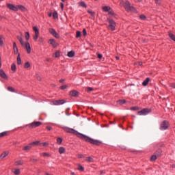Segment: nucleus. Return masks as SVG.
Instances as JSON below:
<instances>
[{
	"mask_svg": "<svg viewBox=\"0 0 175 175\" xmlns=\"http://www.w3.org/2000/svg\"><path fill=\"white\" fill-rule=\"evenodd\" d=\"M63 129L64 131H65V132H67V133H72V135H76V136L80 137V139L85 140V142H88V143H91V144H94L95 146H100V144H102V142L94 139L92 138H90V137H87L86 135L76 131L73 129L65 126L63 127Z\"/></svg>",
	"mask_w": 175,
	"mask_h": 175,
	"instance_id": "obj_1",
	"label": "nucleus"
},
{
	"mask_svg": "<svg viewBox=\"0 0 175 175\" xmlns=\"http://www.w3.org/2000/svg\"><path fill=\"white\" fill-rule=\"evenodd\" d=\"M109 28L111 29V31H116V21L113 19H109Z\"/></svg>",
	"mask_w": 175,
	"mask_h": 175,
	"instance_id": "obj_2",
	"label": "nucleus"
},
{
	"mask_svg": "<svg viewBox=\"0 0 175 175\" xmlns=\"http://www.w3.org/2000/svg\"><path fill=\"white\" fill-rule=\"evenodd\" d=\"M169 128V122L164 120L160 126V130L161 131H166Z\"/></svg>",
	"mask_w": 175,
	"mask_h": 175,
	"instance_id": "obj_3",
	"label": "nucleus"
},
{
	"mask_svg": "<svg viewBox=\"0 0 175 175\" xmlns=\"http://www.w3.org/2000/svg\"><path fill=\"white\" fill-rule=\"evenodd\" d=\"M151 113V109H144L137 112L138 116H147V114Z\"/></svg>",
	"mask_w": 175,
	"mask_h": 175,
	"instance_id": "obj_4",
	"label": "nucleus"
},
{
	"mask_svg": "<svg viewBox=\"0 0 175 175\" xmlns=\"http://www.w3.org/2000/svg\"><path fill=\"white\" fill-rule=\"evenodd\" d=\"M120 5H122V6H124V9L126 10H127V12H128V10H129V9H131V3L129 2V1H126V2H124V1H122L121 2H120Z\"/></svg>",
	"mask_w": 175,
	"mask_h": 175,
	"instance_id": "obj_5",
	"label": "nucleus"
},
{
	"mask_svg": "<svg viewBox=\"0 0 175 175\" xmlns=\"http://www.w3.org/2000/svg\"><path fill=\"white\" fill-rule=\"evenodd\" d=\"M7 8L10 9V10H12L13 12H17L18 10V8L14 4H11L8 3L7 4Z\"/></svg>",
	"mask_w": 175,
	"mask_h": 175,
	"instance_id": "obj_6",
	"label": "nucleus"
},
{
	"mask_svg": "<svg viewBox=\"0 0 175 175\" xmlns=\"http://www.w3.org/2000/svg\"><path fill=\"white\" fill-rule=\"evenodd\" d=\"M49 33H50L51 35L53 36L54 38H55L56 39L59 38V35L57 34L55 29H54L53 28L49 29Z\"/></svg>",
	"mask_w": 175,
	"mask_h": 175,
	"instance_id": "obj_7",
	"label": "nucleus"
},
{
	"mask_svg": "<svg viewBox=\"0 0 175 175\" xmlns=\"http://www.w3.org/2000/svg\"><path fill=\"white\" fill-rule=\"evenodd\" d=\"M42 125V122H33L31 124H29L30 128H38V126H40Z\"/></svg>",
	"mask_w": 175,
	"mask_h": 175,
	"instance_id": "obj_8",
	"label": "nucleus"
},
{
	"mask_svg": "<svg viewBox=\"0 0 175 175\" xmlns=\"http://www.w3.org/2000/svg\"><path fill=\"white\" fill-rule=\"evenodd\" d=\"M23 47H25L28 54H31V45L29 44V42H25Z\"/></svg>",
	"mask_w": 175,
	"mask_h": 175,
	"instance_id": "obj_9",
	"label": "nucleus"
},
{
	"mask_svg": "<svg viewBox=\"0 0 175 175\" xmlns=\"http://www.w3.org/2000/svg\"><path fill=\"white\" fill-rule=\"evenodd\" d=\"M66 101L65 100H57L53 101V105L55 106H57L58 105H64V103H66Z\"/></svg>",
	"mask_w": 175,
	"mask_h": 175,
	"instance_id": "obj_10",
	"label": "nucleus"
},
{
	"mask_svg": "<svg viewBox=\"0 0 175 175\" xmlns=\"http://www.w3.org/2000/svg\"><path fill=\"white\" fill-rule=\"evenodd\" d=\"M0 76L2 77V79H5V80H8V75L6 73H5V71L3 70L0 69Z\"/></svg>",
	"mask_w": 175,
	"mask_h": 175,
	"instance_id": "obj_11",
	"label": "nucleus"
},
{
	"mask_svg": "<svg viewBox=\"0 0 175 175\" xmlns=\"http://www.w3.org/2000/svg\"><path fill=\"white\" fill-rule=\"evenodd\" d=\"M49 44H51L53 47H54V49H55V47H57V42H55V40L54 39H50L49 41Z\"/></svg>",
	"mask_w": 175,
	"mask_h": 175,
	"instance_id": "obj_12",
	"label": "nucleus"
},
{
	"mask_svg": "<svg viewBox=\"0 0 175 175\" xmlns=\"http://www.w3.org/2000/svg\"><path fill=\"white\" fill-rule=\"evenodd\" d=\"M13 49L14 54H18V48H17V44H16V42L13 43Z\"/></svg>",
	"mask_w": 175,
	"mask_h": 175,
	"instance_id": "obj_13",
	"label": "nucleus"
},
{
	"mask_svg": "<svg viewBox=\"0 0 175 175\" xmlns=\"http://www.w3.org/2000/svg\"><path fill=\"white\" fill-rule=\"evenodd\" d=\"M17 39L20 42L21 46H24L25 43H24V40L23 39V37L18 36Z\"/></svg>",
	"mask_w": 175,
	"mask_h": 175,
	"instance_id": "obj_14",
	"label": "nucleus"
},
{
	"mask_svg": "<svg viewBox=\"0 0 175 175\" xmlns=\"http://www.w3.org/2000/svg\"><path fill=\"white\" fill-rule=\"evenodd\" d=\"M70 95H71V96H79V92L76 91V90H72L70 92Z\"/></svg>",
	"mask_w": 175,
	"mask_h": 175,
	"instance_id": "obj_15",
	"label": "nucleus"
},
{
	"mask_svg": "<svg viewBox=\"0 0 175 175\" xmlns=\"http://www.w3.org/2000/svg\"><path fill=\"white\" fill-rule=\"evenodd\" d=\"M31 148H32V146H31V144H29L27 146H24L23 148V150L24 151H29L31 150Z\"/></svg>",
	"mask_w": 175,
	"mask_h": 175,
	"instance_id": "obj_16",
	"label": "nucleus"
},
{
	"mask_svg": "<svg viewBox=\"0 0 175 175\" xmlns=\"http://www.w3.org/2000/svg\"><path fill=\"white\" fill-rule=\"evenodd\" d=\"M150 82V78H146L142 83V85L144 87H146V85H148V83Z\"/></svg>",
	"mask_w": 175,
	"mask_h": 175,
	"instance_id": "obj_17",
	"label": "nucleus"
},
{
	"mask_svg": "<svg viewBox=\"0 0 175 175\" xmlns=\"http://www.w3.org/2000/svg\"><path fill=\"white\" fill-rule=\"evenodd\" d=\"M8 155H9V152L8 151L4 152L1 154V155L0 156V158L1 159H3V158H6V157H8Z\"/></svg>",
	"mask_w": 175,
	"mask_h": 175,
	"instance_id": "obj_18",
	"label": "nucleus"
},
{
	"mask_svg": "<svg viewBox=\"0 0 175 175\" xmlns=\"http://www.w3.org/2000/svg\"><path fill=\"white\" fill-rule=\"evenodd\" d=\"M102 9L104 12H110V10H111V8L110 6H103Z\"/></svg>",
	"mask_w": 175,
	"mask_h": 175,
	"instance_id": "obj_19",
	"label": "nucleus"
},
{
	"mask_svg": "<svg viewBox=\"0 0 175 175\" xmlns=\"http://www.w3.org/2000/svg\"><path fill=\"white\" fill-rule=\"evenodd\" d=\"M12 173H14L15 175H18L21 173L20 169H12Z\"/></svg>",
	"mask_w": 175,
	"mask_h": 175,
	"instance_id": "obj_20",
	"label": "nucleus"
},
{
	"mask_svg": "<svg viewBox=\"0 0 175 175\" xmlns=\"http://www.w3.org/2000/svg\"><path fill=\"white\" fill-rule=\"evenodd\" d=\"M31 147H35V146H39L40 144V142L39 141H36L34 142L30 143Z\"/></svg>",
	"mask_w": 175,
	"mask_h": 175,
	"instance_id": "obj_21",
	"label": "nucleus"
},
{
	"mask_svg": "<svg viewBox=\"0 0 175 175\" xmlns=\"http://www.w3.org/2000/svg\"><path fill=\"white\" fill-rule=\"evenodd\" d=\"M68 57H69L70 58L75 57V51H71L68 52Z\"/></svg>",
	"mask_w": 175,
	"mask_h": 175,
	"instance_id": "obj_22",
	"label": "nucleus"
},
{
	"mask_svg": "<svg viewBox=\"0 0 175 175\" xmlns=\"http://www.w3.org/2000/svg\"><path fill=\"white\" fill-rule=\"evenodd\" d=\"M17 64L21 65V57H20V53H18L17 56Z\"/></svg>",
	"mask_w": 175,
	"mask_h": 175,
	"instance_id": "obj_23",
	"label": "nucleus"
},
{
	"mask_svg": "<svg viewBox=\"0 0 175 175\" xmlns=\"http://www.w3.org/2000/svg\"><path fill=\"white\" fill-rule=\"evenodd\" d=\"M60 54H61V52H59V51H56V53H55L53 54V56L55 58H58V57H59Z\"/></svg>",
	"mask_w": 175,
	"mask_h": 175,
	"instance_id": "obj_24",
	"label": "nucleus"
},
{
	"mask_svg": "<svg viewBox=\"0 0 175 175\" xmlns=\"http://www.w3.org/2000/svg\"><path fill=\"white\" fill-rule=\"evenodd\" d=\"M168 36H169V38H170L172 39V40H174V42H175V36H174V34H173L172 33H169Z\"/></svg>",
	"mask_w": 175,
	"mask_h": 175,
	"instance_id": "obj_25",
	"label": "nucleus"
},
{
	"mask_svg": "<svg viewBox=\"0 0 175 175\" xmlns=\"http://www.w3.org/2000/svg\"><path fill=\"white\" fill-rule=\"evenodd\" d=\"M18 10L20 9V10H22V12H24V10H25V7L24 5H19L17 6Z\"/></svg>",
	"mask_w": 175,
	"mask_h": 175,
	"instance_id": "obj_26",
	"label": "nucleus"
},
{
	"mask_svg": "<svg viewBox=\"0 0 175 175\" xmlns=\"http://www.w3.org/2000/svg\"><path fill=\"white\" fill-rule=\"evenodd\" d=\"M5 136H8V131H4L0 133V137H5Z\"/></svg>",
	"mask_w": 175,
	"mask_h": 175,
	"instance_id": "obj_27",
	"label": "nucleus"
},
{
	"mask_svg": "<svg viewBox=\"0 0 175 175\" xmlns=\"http://www.w3.org/2000/svg\"><path fill=\"white\" fill-rule=\"evenodd\" d=\"M23 165V161L18 160L15 162V166H21Z\"/></svg>",
	"mask_w": 175,
	"mask_h": 175,
	"instance_id": "obj_28",
	"label": "nucleus"
},
{
	"mask_svg": "<svg viewBox=\"0 0 175 175\" xmlns=\"http://www.w3.org/2000/svg\"><path fill=\"white\" fill-rule=\"evenodd\" d=\"M59 154H64V152H65V148L60 147L59 148Z\"/></svg>",
	"mask_w": 175,
	"mask_h": 175,
	"instance_id": "obj_29",
	"label": "nucleus"
},
{
	"mask_svg": "<svg viewBox=\"0 0 175 175\" xmlns=\"http://www.w3.org/2000/svg\"><path fill=\"white\" fill-rule=\"evenodd\" d=\"M11 70H13V72H16V64L13 63L11 66Z\"/></svg>",
	"mask_w": 175,
	"mask_h": 175,
	"instance_id": "obj_30",
	"label": "nucleus"
},
{
	"mask_svg": "<svg viewBox=\"0 0 175 175\" xmlns=\"http://www.w3.org/2000/svg\"><path fill=\"white\" fill-rule=\"evenodd\" d=\"M4 36L3 35H0V46H2L3 44V40Z\"/></svg>",
	"mask_w": 175,
	"mask_h": 175,
	"instance_id": "obj_31",
	"label": "nucleus"
},
{
	"mask_svg": "<svg viewBox=\"0 0 175 175\" xmlns=\"http://www.w3.org/2000/svg\"><path fill=\"white\" fill-rule=\"evenodd\" d=\"M39 38V33H35V35L33 36V40H38V38Z\"/></svg>",
	"mask_w": 175,
	"mask_h": 175,
	"instance_id": "obj_32",
	"label": "nucleus"
},
{
	"mask_svg": "<svg viewBox=\"0 0 175 175\" xmlns=\"http://www.w3.org/2000/svg\"><path fill=\"white\" fill-rule=\"evenodd\" d=\"M85 161H87V162H94V159L91 157H87Z\"/></svg>",
	"mask_w": 175,
	"mask_h": 175,
	"instance_id": "obj_33",
	"label": "nucleus"
},
{
	"mask_svg": "<svg viewBox=\"0 0 175 175\" xmlns=\"http://www.w3.org/2000/svg\"><path fill=\"white\" fill-rule=\"evenodd\" d=\"M157 155L153 154V155L151 157V158H150V161H152V162H154V161H157Z\"/></svg>",
	"mask_w": 175,
	"mask_h": 175,
	"instance_id": "obj_34",
	"label": "nucleus"
},
{
	"mask_svg": "<svg viewBox=\"0 0 175 175\" xmlns=\"http://www.w3.org/2000/svg\"><path fill=\"white\" fill-rule=\"evenodd\" d=\"M8 90L10 91V92H15L14 88H13V87H12V86H9L8 88Z\"/></svg>",
	"mask_w": 175,
	"mask_h": 175,
	"instance_id": "obj_35",
	"label": "nucleus"
},
{
	"mask_svg": "<svg viewBox=\"0 0 175 175\" xmlns=\"http://www.w3.org/2000/svg\"><path fill=\"white\" fill-rule=\"evenodd\" d=\"M57 144H62V138L58 137L57 139Z\"/></svg>",
	"mask_w": 175,
	"mask_h": 175,
	"instance_id": "obj_36",
	"label": "nucleus"
},
{
	"mask_svg": "<svg viewBox=\"0 0 175 175\" xmlns=\"http://www.w3.org/2000/svg\"><path fill=\"white\" fill-rule=\"evenodd\" d=\"M53 18H58V13H57V12H54L53 14Z\"/></svg>",
	"mask_w": 175,
	"mask_h": 175,
	"instance_id": "obj_37",
	"label": "nucleus"
},
{
	"mask_svg": "<svg viewBox=\"0 0 175 175\" xmlns=\"http://www.w3.org/2000/svg\"><path fill=\"white\" fill-rule=\"evenodd\" d=\"M86 91H87V92H92V91H94V88L88 87V88H86Z\"/></svg>",
	"mask_w": 175,
	"mask_h": 175,
	"instance_id": "obj_38",
	"label": "nucleus"
},
{
	"mask_svg": "<svg viewBox=\"0 0 175 175\" xmlns=\"http://www.w3.org/2000/svg\"><path fill=\"white\" fill-rule=\"evenodd\" d=\"M78 170H81V172L84 171V167H83L81 165H78Z\"/></svg>",
	"mask_w": 175,
	"mask_h": 175,
	"instance_id": "obj_39",
	"label": "nucleus"
},
{
	"mask_svg": "<svg viewBox=\"0 0 175 175\" xmlns=\"http://www.w3.org/2000/svg\"><path fill=\"white\" fill-rule=\"evenodd\" d=\"M33 29L35 33H39V30L38 29V27L36 26H34L33 27Z\"/></svg>",
	"mask_w": 175,
	"mask_h": 175,
	"instance_id": "obj_40",
	"label": "nucleus"
},
{
	"mask_svg": "<svg viewBox=\"0 0 175 175\" xmlns=\"http://www.w3.org/2000/svg\"><path fill=\"white\" fill-rule=\"evenodd\" d=\"M25 39L26 40H29V33L25 32Z\"/></svg>",
	"mask_w": 175,
	"mask_h": 175,
	"instance_id": "obj_41",
	"label": "nucleus"
},
{
	"mask_svg": "<svg viewBox=\"0 0 175 175\" xmlns=\"http://www.w3.org/2000/svg\"><path fill=\"white\" fill-rule=\"evenodd\" d=\"M127 12H136V8H135L134 7H131L130 9H129V10Z\"/></svg>",
	"mask_w": 175,
	"mask_h": 175,
	"instance_id": "obj_42",
	"label": "nucleus"
},
{
	"mask_svg": "<svg viewBox=\"0 0 175 175\" xmlns=\"http://www.w3.org/2000/svg\"><path fill=\"white\" fill-rule=\"evenodd\" d=\"M80 5H81V6H82V8H87V5L85 4V3L84 1H81Z\"/></svg>",
	"mask_w": 175,
	"mask_h": 175,
	"instance_id": "obj_43",
	"label": "nucleus"
},
{
	"mask_svg": "<svg viewBox=\"0 0 175 175\" xmlns=\"http://www.w3.org/2000/svg\"><path fill=\"white\" fill-rule=\"evenodd\" d=\"M118 103H119V105H124V103H125V100H119Z\"/></svg>",
	"mask_w": 175,
	"mask_h": 175,
	"instance_id": "obj_44",
	"label": "nucleus"
},
{
	"mask_svg": "<svg viewBox=\"0 0 175 175\" xmlns=\"http://www.w3.org/2000/svg\"><path fill=\"white\" fill-rule=\"evenodd\" d=\"M29 66H31V64H29V62H27L25 64V68H29Z\"/></svg>",
	"mask_w": 175,
	"mask_h": 175,
	"instance_id": "obj_45",
	"label": "nucleus"
},
{
	"mask_svg": "<svg viewBox=\"0 0 175 175\" xmlns=\"http://www.w3.org/2000/svg\"><path fill=\"white\" fill-rule=\"evenodd\" d=\"M88 13H89V14H90L92 16H95V12H94L91 10H88Z\"/></svg>",
	"mask_w": 175,
	"mask_h": 175,
	"instance_id": "obj_46",
	"label": "nucleus"
},
{
	"mask_svg": "<svg viewBox=\"0 0 175 175\" xmlns=\"http://www.w3.org/2000/svg\"><path fill=\"white\" fill-rule=\"evenodd\" d=\"M80 36H81V32H80L79 31H77L76 38H80Z\"/></svg>",
	"mask_w": 175,
	"mask_h": 175,
	"instance_id": "obj_47",
	"label": "nucleus"
},
{
	"mask_svg": "<svg viewBox=\"0 0 175 175\" xmlns=\"http://www.w3.org/2000/svg\"><path fill=\"white\" fill-rule=\"evenodd\" d=\"M108 13L111 16H113L114 14V12L113 11V10L111 8V10L109 11H108Z\"/></svg>",
	"mask_w": 175,
	"mask_h": 175,
	"instance_id": "obj_48",
	"label": "nucleus"
},
{
	"mask_svg": "<svg viewBox=\"0 0 175 175\" xmlns=\"http://www.w3.org/2000/svg\"><path fill=\"white\" fill-rule=\"evenodd\" d=\"M82 32L83 36H87V30L85 29H83Z\"/></svg>",
	"mask_w": 175,
	"mask_h": 175,
	"instance_id": "obj_49",
	"label": "nucleus"
},
{
	"mask_svg": "<svg viewBox=\"0 0 175 175\" xmlns=\"http://www.w3.org/2000/svg\"><path fill=\"white\" fill-rule=\"evenodd\" d=\"M40 144H41V146H42V147H46V146H49V143H47V142H44Z\"/></svg>",
	"mask_w": 175,
	"mask_h": 175,
	"instance_id": "obj_50",
	"label": "nucleus"
},
{
	"mask_svg": "<svg viewBox=\"0 0 175 175\" xmlns=\"http://www.w3.org/2000/svg\"><path fill=\"white\" fill-rule=\"evenodd\" d=\"M139 18H141V20H146V16L144 15H140Z\"/></svg>",
	"mask_w": 175,
	"mask_h": 175,
	"instance_id": "obj_51",
	"label": "nucleus"
},
{
	"mask_svg": "<svg viewBox=\"0 0 175 175\" xmlns=\"http://www.w3.org/2000/svg\"><path fill=\"white\" fill-rule=\"evenodd\" d=\"M42 157H49V153L42 152Z\"/></svg>",
	"mask_w": 175,
	"mask_h": 175,
	"instance_id": "obj_52",
	"label": "nucleus"
},
{
	"mask_svg": "<svg viewBox=\"0 0 175 175\" xmlns=\"http://www.w3.org/2000/svg\"><path fill=\"white\" fill-rule=\"evenodd\" d=\"M62 90H66V88H68V86H66V85H62V86H61V88H60Z\"/></svg>",
	"mask_w": 175,
	"mask_h": 175,
	"instance_id": "obj_53",
	"label": "nucleus"
},
{
	"mask_svg": "<svg viewBox=\"0 0 175 175\" xmlns=\"http://www.w3.org/2000/svg\"><path fill=\"white\" fill-rule=\"evenodd\" d=\"M36 77H37V80H38L39 81H40V80H42V77H40V76H39V75H37Z\"/></svg>",
	"mask_w": 175,
	"mask_h": 175,
	"instance_id": "obj_54",
	"label": "nucleus"
},
{
	"mask_svg": "<svg viewBox=\"0 0 175 175\" xmlns=\"http://www.w3.org/2000/svg\"><path fill=\"white\" fill-rule=\"evenodd\" d=\"M161 152H162L161 150H158V152H157V157H159V155H161Z\"/></svg>",
	"mask_w": 175,
	"mask_h": 175,
	"instance_id": "obj_55",
	"label": "nucleus"
},
{
	"mask_svg": "<svg viewBox=\"0 0 175 175\" xmlns=\"http://www.w3.org/2000/svg\"><path fill=\"white\" fill-rule=\"evenodd\" d=\"M131 110H138V109L136 107H131Z\"/></svg>",
	"mask_w": 175,
	"mask_h": 175,
	"instance_id": "obj_56",
	"label": "nucleus"
},
{
	"mask_svg": "<svg viewBox=\"0 0 175 175\" xmlns=\"http://www.w3.org/2000/svg\"><path fill=\"white\" fill-rule=\"evenodd\" d=\"M39 42H40V43H43V38H39Z\"/></svg>",
	"mask_w": 175,
	"mask_h": 175,
	"instance_id": "obj_57",
	"label": "nucleus"
},
{
	"mask_svg": "<svg viewBox=\"0 0 175 175\" xmlns=\"http://www.w3.org/2000/svg\"><path fill=\"white\" fill-rule=\"evenodd\" d=\"M98 58L99 59H102V55H101V54H98Z\"/></svg>",
	"mask_w": 175,
	"mask_h": 175,
	"instance_id": "obj_58",
	"label": "nucleus"
},
{
	"mask_svg": "<svg viewBox=\"0 0 175 175\" xmlns=\"http://www.w3.org/2000/svg\"><path fill=\"white\" fill-rule=\"evenodd\" d=\"M156 3H157V5H160L161 2L159 1V0H154Z\"/></svg>",
	"mask_w": 175,
	"mask_h": 175,
	"instance_id": "obj_59",
	"label": "nucleus"
},
{
	"mask_svg": "<svg viewBox=\"0 0 175 175\" xmlns=\"http://www.w3.org/2000/svg\"><path fill=\"white\" fill-rule=\"evenodd\" d=\"M46 129H48V131H51V129H53L51 126H46Z\"/></svg>",
	"mask_w": 175,
	"mask_h": 175,
	"instance_id": "obj_60",
	"label": "nucleus"
},
{
	"mask_svg": "<svg viewBox=\"0 0 175 175\" xmlns=\"http://www.w3.org/2000/svg\"><path fill=\"white\" fill-rule=\"evenodd\" d=\"M31 162H36V159H31Z\"/></svg>",
	"mask_w": 175,
	"mask_h": 175,
	"instance_id": "obj_61",
	"label": "nucleus"
},
{
	"mask_svg": "<svg viewBox=\"0 0 175 175\" xmlns=\"http://www.w3.org/2000/svg\"><path fill=\"white\" fill-rule=\"evenodd\" d=\"M78 157L79 158H84V156L83 154H79Z\"/></svg>",
	"mask_w": 175,
	"mask_h": 175,
	"instance_id": "obj_62",
	"label": "nucleus"
},
{
	"mask_svg": "<svg viewBox=\"0 0 175 175\" xmlns=\"http://www.w3.org/2000/svg\"><path fill=\"white\" fill-rule=\"evenodd\" d=\"M171 87H172V88H175V83H172Z\"/></svg>",
	"mask_w": 175,
	"mask_h": 175,
	"instance_id": "obj_63",
	"label": "nucleus"
},
{
	"mask_svg": "<svg viewBox=\"0 0 175 175\" xmlns=\"http://www.w3.org/2000/svg\"><path fill=\"white\" fill-rule=\"evenodd\" d=\"M64 81H65V79H60L59 80V83H64Z\"/></svg>",
	"mask_w": 175,
	"mask_h": 175,
	"instance_id": "obj_64",
	"label": "nucleus"
}]
</instances>
